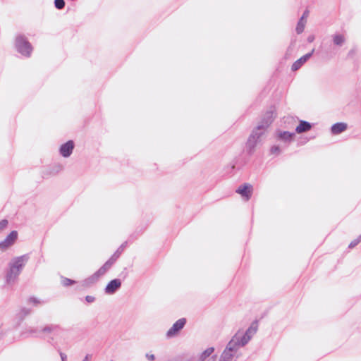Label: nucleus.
Instances as JSON below:
<instances>
[{
  "instance_id": "20e7f679",
  "label": "nucleus",
  "mask_w": 361,
  "mask_h": 361,
  "mask_svg": "<svg viewBox=\"0 0 361 361\" xmlns=\"http://www.w3.org/2000/svg\"><path fill=\"white\" fill-rule=\"evenodd\" d=\"M241 341L240 333L237 332L232 338V339L228 342L226 345L228 350L233 351V353H236L238 350L246 344H243Z\"/></svg>"
},
{
  "instance_id": "a878e982",
  "label": "nucleus",
  "mask_w": 361,
  "mask_h": 361,
  "mask_svg": "<svg viewBox=\"0 0 361 361\" xmlns=\"http://www.w3.org/2000/svg\"><path fill=\"white\" fill-rule=\"evenodd\" d=\"M270 153L271 154L279 155L281 153L280 147L277 145H274L270 149Z\"/></svg>"
},
{
  "instance_id": "7ed1b4c3",
  "label": "nucleus",
  "mask_w": 361,
  "mask_h": 361,
  "mask_svg": "<svg viewBox=\"0 0 361 361\" xmlns=\"http://www.w3.org/2000/svg\"><path fill=\"white\" fill-rule=\"evenodd\" d=\"M18 238V232L16 231H11L4 240L0 242V250L6 251L11 246H12Z\"/></svg>"
},
{
  "instance_id": "bb28decb",
  "label": "nucleus",
  "mask_w": 361,
  "mask_h": 361,
  "mask_svg": "<svg viewBox=\"0 0 361 361\" xmlns=\"http://www.w3.org/2000/svg\"><path fill=\"white\" fill-rule=\"evenodd\" d=\"M127 244V242L123 243L120 245V247L117 249V250L114 253V255H118V257L119 258L120 255H121L122 252L123 251L124 248L126 247Z\"/></svg>"
},
{
  "instance_id": "e433bc0d",
  "label": "nucleus",
  "mask_w": 361,
  "mask_h": 361,
  "mask_svg": "<svg viewBox=\"0 0 361 361\" xmlns=\"http://www.w3.org/2000/svg\"><path fill=\"white\" fill-rule=\"evenodd\" d=\"M146 357L149 360H151V361H153L155 360V356L153 354H149V353H147L146 354Z\"/></svg>"
},
{
  "instance_id": "79ce46f5",
  "label": "nucleus",
  "mask_w": 361,
  "mask_h": 361,
  "mask_svg": "<svg viewBox=\"0 0 361 361\" xmlns=\"http://www.w3.org/2000/svg\"><path fill=\"white\" fill-rule=\"evenodd\" d=\"M313 39H314V37H308V41H309V42H312V41H313Z\"/></svg>"
},
{
  "instance_id": "4468645a",
  "label": "nucleus",
  "mask_w": 361,
  "mask_h": 361,
  "mask_svg": "<svg viewBox=\"0 0 361 361\" xmlns=\"http://www.w3.org/2000/svg\"><path fill=\"white\" fill-rule=\"evenodd\" d=\"M99 279V278L97 276V275L95 273H94L90 277H88V278L85 279L84 281H82V282L81 283V287L82 288H88V287L91 286L92 285H93L94 283H95L96 282H97Z\"/></svg>"
},
{
  "instance_id": "0eeeda50",
  "label": "nucleus",
  "mask_w": 361,
  "mask_h": 361,
  "mask_svg": "<svg viewBox=\"0 0 361 361\" xmlns=\"http://www.w3.org/2000/svg\"><path fill=\"white\" fill-rule=\"evenodd\" d=\"M74 142L73 140H68L63 144L59 149L60 154L63 157H68L73 152Z\"/></svg>"
},
{
  "instance_id": "4c0bfd02",
  "label": "nucleus",
  "mask_w": 361,
  "mask_h": 361,
  "mask_svg": "<svg viewBox=\"0 0 361 361\" xmlns=\"http://www.w3.org/2000/svg\"><path fill=\"white\" fill-rule=\"evenodd\" d=\"M31 312H32V311H31V310L25 309V308L24 307V310H23V312H24V317H25V316H26V315H27V314H30V313H31Z\"/></svg>"
},
{
  "instance_id": "b1692460",
  "label": "nucleus",
  "mask_w": 361,
  "mask_h": 361,
  "mask_svg": "<svg viewBox=\"0 0 361 361\" xmlns=\"http://www.w3.org/2000/svg\"><path fill=\"white\" fill-rule=\"evenodd\" d=\"M305 25L302 23V19L300 18L296 26V32L298 34H300L304 31Z\"/></svg>"
},
{
  "instance_id": "a211bd4d",
  "label": "nucleus",
  "mask_w": 361,
  "mask_h": 361,
  "mask_svg": "<svg viewBox=\"0 0 361 361\" xmlns=\"http://www.w3.org/2000/svg\"><path fill=\"white\" fill-rule=\"evenodd\" d=\"M15 47L16 50L20 53H23V36L18 35L15 40Z\"/></svg>"
},
{
  "instance_id": "aec40b11",
  "label": "nucleus",
  "mask_w": 361,
  "mask_h": 361,
  "mask_svg": "<svg viewBox=\"0 0 361 361\" xmlns=\"http://www.w3.org/2000/svg\"><path fill=\"white\" fill-rule=\"evenodd\" d=\"M27 305H32L34 307H37L38 305L43 304L44 302L41 301L38 298L32 296V297H30L27 299Z\"/></svg>"
},
{
  "instance_id": "412c9836",
  "label": "nucleus",
  "mask_w": 361,
  "mask_h": 361,
  "mask_svg": "<svg viewBox=\"0 0 361 361\" xmlns=\"http://www.w3.org/2000/svg\"><path fill=\"white\" fill-rule=\"evenodd\" d=\"M61 283L63 286L68 287V286H70L71 285L76 283V281L73 279L62 276L61 277Z\"/></svg>"
},
{
  "instance_id": "473e14b6",
  "label": "nucleus",
  "mask_w": 361,
  "mask_h": 361,
  "mask_svg": "<svg viewBox=\"0 0 361 361\" xmlns=\"http://www.w3.org/2000/svg\"><path fill=\"white\" fill-rule=\"evenodd\" d=\"M356 54V49H352L351 50L349 51L348 54V58H353Z\"/></svg>"
},
{
  "instance_id": "cd10ccee",
  "label": "nucleus",
  "mask_w": 361,
  "mask_h": 361,
  "mask_svg": "<svg viewBox=\"0 0 361 361\" xmlns=\"http://www.w3.org/2000/svg\"><path fill=\"white\" fill-rule=\"evenodd\" d=\"M8 224V221L6 219H3L0 221V233L4 231Z\"/></svg>"
},
{
  "instance_id": "58836bf2",
  "label": "nucleus",
  "mask_w": 361,
  "mask_h": 361,
  "mask_svg": "<svg viewBox=\"0 0 361 361\" xmlns=\"http://www.w3.org/2000/svg\"><path fill=\"white\" fill-rule=\"evenodd\" d=\"M308 15V11H305L302 15V16L301 17V18L303 20V18L307 16Z\"/></svg>"
},
{
  "instance_id": "2f4dec72",
  "label": "nucleus",
  "mask_w": 361,
  "mask_h": 361,
  "mask_svg": "<svg viewBox=\"0 0 361 361\" xmlns=\"http://www.w3.org/2000/svg\"><path fill=\"white\" fill-rule=\"evenodd\" d=\"M85 300L88 302V303H92L93 302L95 301V298L94 296H91V295H87L85 297Z\"/></svg>"
},
{
  "instance_id": "f257e3e1",
  "label": "nucleus",
  "mask_w": 361,
  "mask_h": 361,
  "mask_svg": "<svg viewBox=\"0 0 361 361\" xmlns=\"http://www.w3.org/2000/svg\"><path fill=\"white\" fill-rule=\"evenodd\" d=\"M274 111L273 110L267 111L259 123L252 131L246 142V148L248 154H252L254 152L255 147L259 142L261 136L264 134L267 128L274 121Z\"/></svg>"
},
{
  "instance_id": "f704fd0d",
  "label": "nucleus",
  "mask_w": 361,
  "mask_h": 361,
  "mask_svg": "<svg viewBox=\"0 0 361 361\" xmlns=\"http://www.w3.org/2000/svg\"><path fill=\"white\" fill-rule=\"evenodd\" d=\"M111 264H110V262H108L107 261L102 266L103 268L105 269V270L107 271L108 270L110 269V268L111 267Z\"/></svg>"
},
{
  "instance_id": "72a5a7b5",
  "label": "nucleus",
  "mask_w": 361,
  "mask_h": 361,
  "mask_svg": "<svg viewBox=\"0 0 361 361\" xmlns=\"http://www.w3.org/2000/svg\"><path fill=\"white\" fill-rule=\"evenodd\" d=\"M111 264H110V262H108L107 261L102 266L103 268L105 269V270L107 271L108 270L110 269V268L111 267Z\"/></svg>"
},
{
  "instance_id": "4be33fe9",
  "label": "nucleus",
  "mask_w": 361,
  "mask_h": 361,
  "mask_svg": "<svg viewBox=\"0 0 361 361\" xmlns=\"http://www.w3.org/2000/svg\"><path fill=\"white\" fill-rule=\"evenodd\" d=\"M60 329V327L59 325H54V324H50L42 329V332H51L55 331Z\"/></svg>"
},
{
  "instance_id": "f03ea898",
  "label": "nucleus",
  "mask_w": 361,
  "mask_h": 361,
  "mask_svg": "<svg viewBox=\"0 0 361 361\" xmlns=\"http://www.w3.org/2000/svg\"><path fill=\"white\" fill-rule=\"evenodd\" d=\"M23 268V257H17L11 260L6 274V283L12 286L17 281Z\"/></svg>"
},
{
  "instance_id": "423d86ee",
  "label": "nucleus",
  "mask_w": 361,
  "mask_h": 361,
  "mask_svg": "<svg viewBox=\"0 0 361 361\" xmlns=\"http://www.w3.org/2000/svg\"><path fill=\"white\" fill-rule=\"evenodd\" d=\"M186 324V319L181 318L177 320L172 326L171 329L167 331L166 336L171 338L176 334L180 330H181L185 324Z\"/></svg>"
},
{
  "instance_id": "ddd939ff",
  "label": "nucleus",
  "mask_w": 361,
  "mask_h": 361,
  "mask_svg": "<svg viewBox=\"0 0 361 361\" xmlns=\"http://www.w3.org/2000/svg\"><path fill=\"white\" fill-rule=\"evenodd\" d=\"M312 128V124L305 121H300L299 125L295 128V132L297 133H302L304 132H307Z\"/></svg>"
},
{
  "instance_id": "1a4fd4ad",
  "label": "nucleus",
  "mask_w": 361,
  "mask_h": 361,
  "mask_svg": "<svg viewBox=\"0 0 361 361\" xmlns=\"http://www.w3.org/2000/svg\"><path fill=\"white\" fill-rule=\"evenodd\" d=\"M121 286V280L118 279H115L109 282L104 290L106 294L111 295L114 294L118 288H120Z\"/></svg>"
},
{
  "instance_id": "9d476101",
  "label": "nucleus",
  "mask_w": 361,
  "mask_h": 361,
  "mask_svg": "<svg viewBox=\"0 0 361 361\" xmlns=\"http://www.w3.org/2000/svg\"><path fill=\"white\" fill-rule=\"evenodd\" d=\"M313 51L314 50L295 61L292 65L291 70L293 71L298 70L312 56Z\"/></svg>"
},
{
  "instance_id": "393cba45",
  "label": "nucleus",
  "mask_w": 361,
  "mask_h": 361,
  "mask_svg": "<svg viewBox=\"0 0 361 361\" xmlns=\"http://www.w3.org/2000/svg\"><path fill=\"white\" fill-rule=\"evenodd\" d=\"M54 6L57 9H63L65 7V1L64 0H55Z\"/></svg>"
},
{
  "instance_id": "7c9ffc66",
  "label": "nucleus",
  "mask_w": 361,
  "mask_h": 361,
  "mask_svg": "<svg viewBox=\"0 0 361 361\" xmlns=\"http://www.w3.org/2000/svg\"><path fill=\"white\" fill-rule=\"evenodd\" d=\"M118 259L117 254L112 255V256L107 260L108 262H110L111 265H113L116 261Z\"/></svg>"
},
{
  "instance_id": "2eb2a0df",
  "label": "nucleus",
  "mask_w": 361,
  "mask_h": 361,
  "mask_svg": "<svg viewBox=\"0 0 361 361\" xmlns=\"http://www.w3.org/2000/svg\"><path fill=\"white\" fill-rule=\"evenodd\" d=\"M294 136V133H290L289 131H283L280 132L278 134V139L286 142H290Z\"/></svg>"
},
{
  "instance_id": "dca6fc26",
  "label": "nucleus",
  "mask_w": 361,
  "mask_h": 361,
  "mask_svg": "<svg viewBox=\"0 0 361 361\" xmlns=\"http://www.w3.org/2000/svg\"><path fill=\"white\" fill-rule=\"evenodd\" d=\"M235 354V353L228 350V348L226 347L225 350L223 351L221 355L220 361H231Z\"/></svg>"
},
{
  "instance_id": "9b49d317",
  "label": "nucleus",
  "mask_w": 361,
  "mask_h": 361,
  "mask_svg": "<svg viewBox=\"0 0 361 361\" xmlns=\"http://www.w3.org/2000/svg\"><path fill=\"white\" fill-rule=\"evenodd\" d=\"M348 128L345 123L339 122L334 123L331 128V132L333 135H338L345 131Z\"/></svg>"
},
{
  "instance_id": "39448f33",
  "label": "nucleus",
  "mask_w": 361,
  "mask_h": 361,
  "mask_svg": "<svg viewBox=\"0 0 361 361\" xmlns=\"http://www.w3.org/2000/svg\"><path fill=\"white\" fill-rule=\"evenodd\" d=\"M258 329V322L257 321L253 322L250 326L246 330L245 334H240L241 341H243V344H247L252 336L256 334Z\"/></svg>"
},
{
  "instance_id": "c03bdc74",
  "label": "nucleus",
  "mask_w": 361,
  "mask_h": 361,
  "mask_svg": "<svg viewBox=\"0 0 361 361\" xmlns=\"http://www.w3.org/2000/svg\"><path fill=\"white\" fill-rule=\"evenodd\" d=\"M1 336H2V333L0 332V338H1Z\"/></svg>"
},
{
  "instance_id": "c756f323",
  "label": "nucleus",
  "mask_w": 361,
  "mask_h": 361,
  "mask_svg": "<svg viewBox=\"0 0 361 361\" xmlns=\"http://www.w3.org/2000/svg\"><path fill=\"white\" fill-rule=\"evenodd\" d=\"M107 271L105 270L104 268L101 267L96 272L95 274L97 275L99 278L104 276Z\"/></svg>"
},
{
  "instance_id": "c85d7f7f",
  "label": "nucleus",
  "mask_w": 361,
  "mask_h": 361,
  "mask_svg": "<svg viewBox=\"0 0 361 361\" xmlns=\"http://www.w3.org/2000/svg\"><path fill=\"white\" fill-rule=\"evenodd\" d=\"M54 346L56 349H57L58 352L59 353L60 357L61 358V361H66L67 356L65 353H62L60 349L58 348L57 345L54 344Z\"/></svg>"
},
{
  "instance_id": "6ab92c4d",
  "label": "nucleus",
  "mask_w": 361,
  "mask_h": 361,
  "mask_svg": "<svg viewBox=\"0 0 361 361\" xmlns=\"http://www.w3.org/2000/svg\"><path fill=\"white\" fill-rule=\"evenodd\" d=\"M334 44L341 46L345 42V37L343 35L336 34L333 35Z\"/></svg>"
},
{
  "instance_id": "f3484780",
  "label": "nucleus",
  "mask_w": 361,
  "mask_h": 361,
  "mask_svg": "<svg viewBox=\"0 0 361 361\" xmlns=\"http://www.w3.org/2000/svg\"><path fill=\"white\" fill-rule=\"evenodd\" d=\"M33 47L32 44L24 38V56L30 57L32 52Z\"/></svg>"
},
{
  "instance_id": "ea45409f",
  "label": "nucleus",
  "mask_w": 361,
  "mask_h": 361,
  "mask_svg": "<svg viewBox=\"0 0 361 361\" xmlns=\"http://www.w3.org/2000/svg\"><path fill=\"white\" fill-rule=\"evenodd\" d=\"M90 357V355H87L85 358L83 359L82 361H88L89 360V357Z\"/></svg>"
},
{
  "instance_id": "f8f14e48",
  "label": "nucleus",
  "mask_w": 361,
  "mask_h": 361,
  "mask_svg": "<svg viewBox=\"0 0 361 361\" xmlns=\"http://www.w3.org/2000/svg\"><path fill=\"white\" fill-rule=\"evenodd\" d=\"M214 351V348L213 347L208 348L203 351L199 357H191V360L192 361H204V360L210 356Z\"/></svg>"
},
{
  "instance_id": "6e6552de",
  "label": "nucleus",
  "mask_w": 361,
  "mask_h": 361,
  "mask_svg": "<svg viewBox=\"0 0 361 361\" xmlns=\"http://www.w3.org/2000/svg\"><path fill=\"white\" fill-rule=\"evenodd\" d=\"M236 192L240 194L246 200H249L252 193V186L250 184L245 183L240 185L236 190Z\"/></svg>"
},
{
  "instance_id": "a19ab883",
  "label": "nucleus",
  "mask_w": 361,
  "mask_h": 361,
  "mask_svg": "<svg viewBox=\"0 0 361 361\" xmlns=\"http://www.w3.org/2000/svg\"><path fill=\"white\" fill-rule=\"evenodd\" d=\"M355 240L357 241L359 244L361 242V235H359Z\"/></svg>"
},
{
  "instance_id": "c9c22d12",
  "label": "nucleus",
  "mask_w": 361,
  "mask_h": 361,
  "mask_svg": "<svg viewBox=\"0 0 361 361\" xmlns=\"http://www.w3.org/2000/svg\"><path fill=\"white\" fill-rule=\"evenodd\" d=\"M357 245H358V243L357 241L355 239L354 240H353L348 245V247L352 249L353 247H355Z\"/></svg>"
},
{
  "instance_id": "5701e85b",
  "label": "nucleus",
  "mask_w": 361,
  "mask_h": 361,
  "mask_svg": "<svg viewBox=\"0 0 361 361\" xmlns=\"http://www.w3.org/2000/svg\"><path fill=\"white\" fill-rule=\"evenodd\" d=\"M39 332L35 329H26L24 330L23 334L24 336L26 335L27 336H37V334Z\"/></svg>"
},
{
  "instance_id": "37998d69",
  "label": "nucleus",
  "mask_w": 361,
  "mask_h": 361,
  "mask_svg": "<svg viewBox=\"0 0 361 361\" xmlns=\"http://www.w3.org/2000/svg\"><path fill=\"white\" fill-rule=\"evenodd\" d=\"M23 257H24V261H25L26 259V256L24 255Z\"/></svg>"
}]
</instances>
